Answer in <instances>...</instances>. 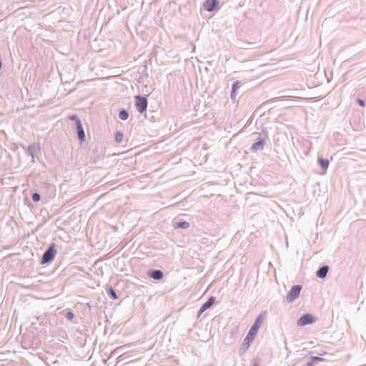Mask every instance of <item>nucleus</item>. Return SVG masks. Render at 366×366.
I'll return each mask as SVG.
<instances>
[{
    "instance_id": "obj_1",
    "label": "nucleus",
    "mask_w": 366,
    "mask_h": 366,
    "mask_svg": "<svg viewBox=\"0 0 366 366\" xmlns=\"http://www.w3.org/2000/svg\"><path fill=\"white\" fill-rule=\"evenodd\" d=\"M264 319V315L263 313H261L257 316L254 325L250 328L247 336L244 339V342H246L247 340L248 342H249L250 341H252L254 339V337H255V335H257V333L258 332L259 328L261 327Z\"/></svg>"
},
{
    "instance_id": "obj_2",
    "label": "nucleus",
    "mask_w": 366,
    "mask_h": 366,
    "mask_svg": "<svg viewBox=\"0 0 366 366\" xmlns=\"http://www.w3.org/2000/svg\"><path fill=\"white\" fill-rule=\"evenodd\" d=\"M301 290V285H297L293 286L286 297L287 301L288 302H292L293 301H295L296 299L299 297Z\"/></svg>"
},
{
    "instance_id": "obj_3",
    "label": "nucleus",
    "mask_w": 366,
    "mask_h": 366,
    "mask_svg": "<svg viewBox=\"0 0 366 366\" xmlns=\"http://www.w3.org/2000/svg\"><path fill=\"white\" fill-rule=\"evenodd\" d=\"M135 107L137 110L143 113L147 110V99L144 97L136 96L135 97Z\"/></svg>"
},
{
    "instance_id": "obj_4",
    "label": "nucleus",
    "mask_w": 366,
    "mask_h": 366,
    "mask_svg": "<svg viewBox=\"0 0 366 366\" xmlns=\"http://www.w3.org/2000/svg\"><path fill=\"white\" fill-rule=\"evenodd\" d=\"M56 253L54 246L50 247L43 254L41 259L42 263L51 262L54 258Z\"/></svg>"
},
{
    "instance_id": "obj_5",
    "label": "nucleus",
    "mask_w": 366,
    "mask_h": 366,
    "mask_svg": "<svg viewBox=\"0 0 366 366\" xmlns=\"http://www.w3.org/2000/svg\"><path fill=\"white\" fill-rule=\"evenodd\" d=\"M315 322V317L311 314H306L303 316H302L298 320H297V325L298 326H305L306 325L312 324Z\"/></svg>"
},
{
    "instance_id": "obj_6",
    "label": "nucleus",
    "mask_w": 366,
    "mask_h": 366,
    "mask_svg": "<svg viewBox=\"0 0 366 366\" xmlns=\"http://www.w3.org/2000/svg\"><path fill=\"white\" fill-rule=\"evenodd\" d=\"M219 4L217 0H207L204 4V7L207 11H213Z\"/></svg>"
},
{
    "instance_id": "obj_7",
    "label": "nucleus",
    "mask_w": 366,
    "mask_h": 366,
    "mask_svg": "<svg viewBox=\"0 0 366 366\" xmlns=\"http://www.w3.org/2000/svg\"><path fill=\"white\" fill-rule=\"evenodd\" d=\"M214 301H215L214 297H209V300L202 305V307L199 310V315H200L202 313H203L207 309L210 308L212 307V305L214 303Z\"/></svg>"
},
{
    "instance_id": "obj_8",
    "label": "nucleus",
    "mask_w": 366,
    "mask_h": 366,
    "mask_svg": "<svg viewBox=\"0 0 366 366\" xmlns=\"http://www.w3.org/2000/svg\"><path fill=\"white\" fill-rule=\"evenodd\" d=\"M265 144V140L264 139H259V141L254 142L251 147L252 151H258L263 149Z\"/></svg>"
},
{
    "instance_id": "obj_9",
    "label": "nucleus",
    "mask_w": 366,
    "mask_h": 366,
    "mask_svg": "<svg viewBox=\"0 0 366 366\" xmlns=\"http://www.w3.org/2000/svg\"><path fill=\"white\" fill-rule=\"evenodd\" d=\"M76 131L79 139L81 142H84L85 140V134L81 122H78V125H76Z\"/></svg>"
},
{
    "instance_id": "obj_10",
    "label": "nucleus",
    "mask_w": 366,
    "mask_h": 366,
    "mask_svg": "<svg viewBox=\"0 0 366 366\" xmlns=\"http://www.w3.org/2000/svg\"><path fill=\"white\" fill-rule=\"evenodd\" d=\"M329 270V267L327 266H323L320 267L317 272V276L320 278H324L326 277Z\"/></svg>"
},
{
    "instance_id": "obj_11",
    "label": "nucleus",
    "mask_w": 366,
    "mask_h": 366,
    "mask_svg": "<svg viewBox=\"0 0 366 366\" xmlns=\"http://www.w3.org/2000/svg\"><path fill=\"white\" fill-rule=\"evenodd\" d=\"M317 161L320 165L321 166L322 169L324 170L325 174L329 167V161L327 159H323L322 157H318Z\"/></svg>"
},
{
    "instance_id": "obj_12",
    "label": "nucleus",
    "mask_w": 366,
    "mask_h": 366,
    "mask_svg": "<svg viewBox=\"0 0 366 366\" xmlns=\"http://www.w3.org/2000/svg\"><path fill=\"white\" fill-rule=\"evenodd\" d=\"M149 276L154 280H161L163 277V273L161 270H152L149 273Z\"/></svg>"
},
{
    "instance_id": "obj_13",
    "label": "nucleus",
    "mask_w": 366,
    "mask_h": 366,
    "mask_svg": "<svg viewBox=\"0 0 366 366\" xmlns=\"http://www.w3.org/2000/svg\"><path fill=\"white\" fill-rule=\"evenodd\" d=\"M324 359L319 357H311L310 360L307 362V366H314L315 364L317 362H322Z\"/></svg>"
},
{
    "instance_id": "obj_14",
    "label": "nucleus",
    "mask_w": 366,
    "mask_h": 366,
    "mask_svg": "<svg viewBox=\"0 0 366 366\" xmlns=\"http://www.w3.org/2000/svg\"><path fill=\"white\" fill-rule=\"evenodd\" d=\"M189 227V224L186 221L178 222L176 223L177 228L187 229Z\"/></svg>"
},
{
    "instance_id": "obj_15",
    "label": "nucleus",
    "mask_w": 366,
    "mask_h": 366,
    "mask_svg": "<svg viewBox=\"0 0 366 366\" xmlns=\"http://www.w3.org/2000/svg\"><path fill=\"white\" fill-rule=\"evenodd\" d=\"M27 152L31 157L32 162H34L35 146L34 145L29 146L27 148Z\"/></svg>"
},
{
    "instance_id": "obj_16",
    "label": "nucleus",
    "mask_w": 366,
    "mask_h": 366,
    "mask_svg": "<svg viewBox=\"0 0 366 366\" xmlns=\"http://www.w3.org/2000/svg\"><path fill=\"white\" fill-rule=\"evenodd\" d=\"M124 135L122 132H117L115 133V141L117 143H121L123 141Z\"/></svg>"
},
{
    "instance_id": "obj_17",
    "label": "nucleus",
    "mask_w": 366,
    "mask_h": 366,
    "mask_svg": "<svg viewBox=\"0 0 366 366\" xmlns=\"http://www.w3.org/2000/svg\"><path fill=\"white\" fill-rule=\"evenodd\" d=\"M128 112L125 109H122L119 113V118L122 120H127L128 119Z\"/></svg>"
},
{
    "instance_id": "obj_18",
    "label": "nucleus",
    "mask_w": 366,
    "mask_h": 366,
    "mask_svg": "<svg viewBox=\"0 0 366 366\" xmlns=\"http://www.w3.org/2000/svg\"><path fill=\"white\" fill-rule=\"evenodd\" d=\"M68 119L71 121H74L76 126L78 125V122H81L80 119L76 114L69 116Z\"/></svg>"
},
{
    "instance_id": "obj_19",
    "label": "nucleus",
    "mask_w": 366,
    "mask_h": 366,
    "mask_svg": "<svg viewBox=\"0 0 366 366\" xmlns=\"http://www.w3.org/2000/svg\"><path fill=\"white\" fill-rule=\"evenodd\" d=\"M109 294L110 295L111 297L114 300H117L118 298L115 291L112 287L109 288Z\"/></svg>"
},
{
    "instance_id": "obj_20",
    "label": "nucleus",
    "mask_w": 366,
    "mask_h": 366,
    "mask_svg": "<svg viewBox=\"0 0 366 366\" xmlns=\"http://www.w3.org/2000/svg\"><path fill=\"white\" fill-rule=\"evenodd\" d=\"M40 195L38 193H34L32 195V199L34 202H39L40 200Z\"/></svg>"
},
{
    "instance_id": "obj_21",
    "label": "nucleus",
    "mask_w": 366,
    "mask_h": 366,
    "mask_svg": "<svg viewBox=\"0 0 366 366\" xmlns=\"http://www.w3.org/2000/svg\"><path fill=\"white\" fill-rule=\"evenodd\" d=\"M238 84H239V82H238V81H237V82H235V83H234V84H233V85H232V95L233 94H234V92H235V91H236V89L238 88Z\"/></svg>"
},
{
    "instance_id": "obj_22",
    "label": "nucleus",
    "mask_w": 366,
    "mask_h": 366,
    "mask_svg": "<svg viewBox=\"0 0 366 366\" xmlns=\"http://www.w3.org/2000/svg\"><path fill=\"white\" fill-rule=\"evenodd\" d=\"M357 102L361 107L365 106V102L362 99H357Z\"/></svg>"
},
{
    "instance_id": "obj_23",
    "label": "nucleus",
    "mask_w": 366,
    "mask_h": 366,
    "mask_svg": "<svg viewBox=\"0 0 366 366\" xmlns=\"http://www.w3.org/2000/svg\"><path fill=\"white\" fill-rule=\"evenodd\" d=\"M66 317L69 319V320H71L73 318V314L71 312H69L66 315Z\"/></svg>"
},
{
    "instance_id": "obj_24",
    "label": "nucleus",
    "mask_w": 366,
    "mask_h": 366,
    "mask_svg": "<svg viewBox=\"0 0 366 366\" xmlns=\"http://www.w3.org/2000/svg\"><path fill=\"white\" fill-rule=\"evenodd\" d=\"M254 366H257V365H254Z\"/></svg>"
},
{
    "instance_id": "obj_25",
    "label": "nucleus",
    "mask_w": 366,
    "mask_h": 366,
    "mask_svg": "<svg viewBox=\"0 0 366 366\" xmlns=\"http://www.w3.org/2000/svg\"><path fill=\"white\" fill-rule=\"evenodd\" d=\"M254 366H257V365H254Z\"/></svg>"
},
{
    "instance_id": "obj_26",
    "label": "nucleus",
    "mask_w": 366,
    "mask_h": 366,
    "mask_svg": "<svg viewBox=\"0 0 366 366\" xmlns=\"http://www.w3.org/2000/svg\"><path fill=\"white\" fill-rule=\"evenodd\" d=\"M254 366H257V365H254Z\"/></svg>"
}]
</instances>
